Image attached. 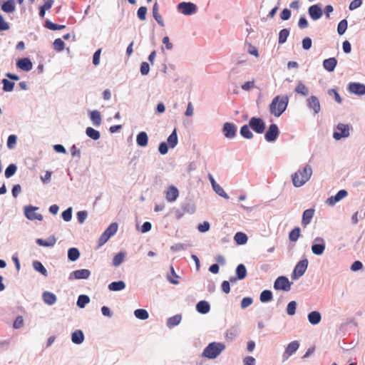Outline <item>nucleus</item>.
Masks as SVG:
<instances>
[{"instance_id":"obj_1","label":"nucleus","mask_w":365,"mask_h":365,"mask_svg":"<svg viewBox=\"0 0 365 365\" xmlns=\"http://www.w3.org/2000/svg\"><path fill=\"white\" fill-rule=\"evenodd\" d=\"M289 103L287 96H275L269 105V111L275 117H279L287 109Z\"/></svg>"},{"instance_id":"obj_2","label":"nucleus","mask_w":365,"mask_h":365,"mask_svg":"<svg viewBox=\"0 0 365 365\" xmlns=\"http://www.w3.org/2000/svg\"><path fill=\"white\" fill-rule=\"evenodd\" d=\"M312 174V170L309 165H306L302 170H298L292 176L293 185L295 187H301L307 182Z\"/></svg>"},{"instance_id":"obj_3","label":"nucleus","mask_w":365,"mask_h":365,"mask_svg":"<svg viewBox=\"0 0 365 365\" xmlns=\"http://www.w3.org/2000/svg\"><path fill=\"white\" fill-rule=\"evenodd\" d=\"M225 349L222 343L212 342L210 343L202 353V357L210 359H215Z\"/></svg>"},{"instance_id":"obj_4","label":"nucleus","mask_w":365,"mask_h":365,"mask_svg":"<svg viewBox=\"0 0 365 365\" xmlns=\"http://www.w3.org/2000/svg\"><path fill=\"white\" fill-rule=\"evenodd\" d=\"M118 224L116 222L111 223L108 227L103 232L98 239V246L103 245L109 238L113 236L118 230Z\"/></svg>"},{"instance_id":"obj_5","label":"nucleus","mask_w":365,"mask_h":365,"mask_svg":"<svg viewBox=\"0 0 365 365\" xmlns=\"http://www.w3.org/2000/svg\"><path fill=\"white\" fill-rule=\"evenodd\" d=\"M308 259H303L300 260L295 266L294 271L292 274V278L293 279H297L302 277L304 272H306L308 267Z\"/></svg>"},{"instance_id":"obj_6","label":"nucleus","mask_w":365,"mask_h":365,"mask_svg":"<svg viewBox=\"0 0 365 365\" xmlns=\"http://www.w3.org/2000/svg\"><path fill=\"white\" fill-rule=\"evenodd\" d=\"M292 283L289 281L288 278L281 276L277 278L274 284V288L277 290L289 291L291 289Z\"/></svg>"},{"instance_id":"obj_7","label":"nucleus","mask_w":365,"mask_h":365,"mask_svg":"<svg viewBox=\"0 0 365 365\" xmlns=\"http://www.w3.org/2000/svg\"><path fill=\"white\" fill-rule=\"evenodd\" d=\"M349 125L343 123H339L336 126V131L333 134V137L336 140H340L342 138H347L349 136Z\"/></svg>"},{"instance_id":"obj_8","label":"nucleus","mask_w":365,"mask_h":365,"mask_svg":"<svg viewBox=\"0 0 365 365\" xmlns=\"http://www.w3.org/2000/svg\"><path fill=\"white\" fill-rule=\"evenodd\" d=\"M249 125L257 133H262L265 130V123L259 118L252 117L249 121Z\"/></svg>"},{"instance_id":"obj_9","label":"nucleus","mask_w":365,"mask_h":365,"mask_svg":"<svg viewBox=\"0 0 365 365\" xmlns=\"http://www.w3.org/2000/svg\"><path fill=\"white\" fill-rule=\"evenodd\" d=\"M178 9L184 15H191L197 11V6L191 2H181L178 5Z\"/></svg>"},{"instance_id":"obj_10","label":"nucleus","mask_w":365,"mask_h":365,"mask_svg":"<svg viewBox=\"0 0 365 365\" xmlns=\"http://www.w3.org/2000/svg\"><path fill=\"white\" fill-rule=\"evenodd\" d=\"M279 133V131L277 125L276 124H271L265 133L264 138L267 141L273 142L277 138Z\"/></svg>"},{"instance_id":"obj_11","label":"nucleus","mask_w":365,"mask_h":365,"mask_svg":"<svg viewBox=\"0 0 365 365\" xmlns=\"http://www.w3.org/2000/svg\"><path fill=\"white\" fill-rule=\"evenodd\" d=\"M38 207L33 206H27L25 207V215L30 220H42L43 217L41 214L36 213V210Z\"/></svg>"},{"instance_id":"obj_12","label":"nucleus","mask_w":365,"mask_h":365,"mask_svg":"<svg viewBox=\"0 0 365 365\" xmlns=\"http://www.w3.org/2000/svg\"><path fill=\"white\" fill-rule=\"evenodd\" d=\"M307 102L309 108L314 110V114L319 113L321 107L317 97L312 96L307 100Z\"/></svg>"},{"instance_id":"obj_13","label":"nucleus","mask_w":365,"mask_h":365,"mask_svg":"<svg viewBox=\"0 0 365 365\" xmlns=\"http://www.w3.org/2000/svg\"><path fill=\"white\" fill-rule=\"evenodd\" d=\"M348 192L345 190H339L334 196H331L327 200V203L329 205H334L336 202L346 197Z\"/></svg>"},{"instance_id":"obj_14","label":"nucleus","mask_w":365,"mask_h":365,"mask_svg":"<svg viewBox=\"0 0 365 365\" xmlns=\"http://www.w3.org/2000/svg\"><path fill=\"white\" fill-rule=\"evenodd\" d=\"M349 90L352 93L364 95L365 94V85L359 83H351L349 85Z\"/></svg>"},{"instance_id":"obj_15","label":"nucleus","mask_w":365,"mask_h":365,"mask_svg":"<svg viewBox=\"0 0 365 365\" xmlns=\"http://www.w3.org/2000/svg\"><path fill=\"white\" fill-rule=\"evenodd\" d=\"M309 14L313 20H317L322 16L323 11L319 6L314 4L309 8Z\"/></svg>"},{"instance_id":"obj_16","label":"nucleus","mask_w":365,"mask_h":365,"mask_svg":"<svg viewBox=\"0 0 365 365\" xmlns=\"http://www.w3.org/2000/svg\"><path fill=\"white\" fill-rule=\"evenodd\" d=\"M16 66L23 71H29L32 69L33 64L29 58H23L17 61Z\"/></svg>"},{"instance_id":"obj_17","label":"nucleus","mask_w":365,"mask_h":365,"mask_svg":"<svg viewBox=\"0 0 365 365\" xmlns=\"http://www.w3.org/2000/svg\"><path fill=\"white\" fill-rule=\"evenodd\" d=\"M179 195L178 190L175 186H170L165 192V198L168 202H174Z\"/></svg>"},{"instance_id":"obj_18","label":"nucleus","mask_w":365,"mask_h":365,"mask_svg":"<svg viewBox=\"0 0 365 365\" xmlns=\"http://www.w3.org/2000/svg\"><path fill=\"white\" fill-rule=\"evenodd\" d=\"M223 133L226 138H232L236 135V127L230 123H225L223 126Z\"/></svg>"},{"instance_id":"obj_19","label":"nucleus","mask_w":365,"mask_h":365,"mask_svg":"<svg viewBox=\"0 0 365 365\" xmlns=\"http://www.w3.org/2000/svg\"><path fill=\"white\" fill-rule=\"evenodd\" d=\"M315 241L321 242L322 243L321 244H314L312 246V251L314 255H321L325 250V245L324 243V240L322 238L317 237L315 239Z\"/></svg>"},{"instance_id":"obj_20","label":"nucleus","mask_w":365,"mask_h":365,"mask_svg":"<svg viewBox=\"0 0 365 365\" xmlns=\"http://www.w3.org/2000/svg\"><path fill=\"white\" fill-rule=\"evenodd\" d=\"M56 242V239L54 235H51L48 239L43 240L38 238L36 240V243L43 247H53L55 245Z\"/></svg>"},{"instance_id":"obj_21","label":"nucleus","mask_w":365,"mask_h":365,"mask_svg":"<svg viewBox=\"0 0 365 365\" xmlns=\"http://www.w3.org/2000/svg\"><path fill=\"white\" fill-rule=\"evenodd\" d=\"M91 274V272L86 269H78L73 272L71 275L74 277L75 279H86L89 277Z\"/></svg>"},{"instance_id":"obj_22","label":"nucleus","mask_w":365,"mask_h":365,"mask_svg":"<svg viewBox=\"0 0 365 365\" xmlns=\"http://www.w3.org/2000/svg\"><path fill=\"white\" fill-rule=\"evenodd\" d=\"M294 91L303 96H307L309 93V88L301 81L297 82Z\"/></svg>"},{"instance_id":"obj_23","label":"nucleus","mask_w":365,"mask_h":365,"mask_svg":"<svg viewBox=\"0 0 365 365\" xmlns=\"http://www.w3.org/2000/svg\"><path fill=\"white\" fill-rule=\"evenodd\" d=\"M314 210L313 209H307L304 210L302 215V224L304 226H307L308 224H309L314 216Z\"/></svg>"},{"instance_id":"obj_24","label":"nucleus","mask_w":365,"mask_h":365,"mask_svg":"<svg viewBox=\"0 0 365 365\" xmlns=\"http://www.w3.org/2000/svg\"><path fill=\"white\" fill-rule=\"evenodd\" d=\"M153 16L160 26L163 27L165 26L163 17L159 14V7L157 2H155L153 6Z\"/></svg>"},{"instance_id":"obj_25","label":"nucleus","mask_w":365,"mask_h":365,"mask_svg":"<svg viewBox=\"0 0 365 365\" xmlns=\"http://www.w3.org/2000/svg\"><path fill=\"white\" fill-rule=\"evenodd\" d=\"M336 64H337V61L335 58H329L325 59L323 61L324 68L329 72L333 71L334 70Z\"/></svg>"},{"instance_id":"obj_26","label":"nucleus","mask_w":365,"mask_h":365,"mask_svg":"<svg viewBox=\"0 0 365 365\" xmlns=\"http://www.w3.org/2000/svg\"><path fill=\"white\" fill-rule=\"evenodd\" d=\"M43 302L48 305H53L56 302V297L50 292H44L42 294Z\"/></svg>"},{"instance_id":"obj_27","label":"nucleus","mask_w":365,"mask_h":365,"mask_svg":"<svg viewBox=\"0 0 365 365\" xmlns=\"http://www.w3.org/2000/svg\"><path fill=\"white\" fill-rule=\"evenodd\" d=\"M197 311L200 314H207L210 310V306L206 301H200L196 305Z\"/></svg>"},{"instance_id":"obj_28","label":"nucleus","mask_w":365,"mask_h":365,"mask_svg":"<svg viewBox=\"0 0 365 365\" xmlns=\"http://www.w3.org/2000/svg\"><path fill=\"white\" fill-rule=\"evenodd\" d=\"M137 144L140 147H145L148 143V137L145 132L139 133L136 138Z\"/></svg>"},{"instance_id":"obj_29","label":"nucleus","mask_w":365,"mask_h":365,"mask_svg":"<svg viewBox=\"0 0 365 365\" xmlns=\"http://www.w3.org/2000/svg\"><path fill=\"white\" fill-rule=\"evenodd\" d=\"M299 346V344L297 341L289 343L284 352V355H287V358L292 355L298 349Z\"/></svg>"},{"instance_id":"obj_30","label":"nucleus","mask_w":365,"mask_h":365,"mask_svg":"<svg viewBox=\"0 0 365 365\" xmlns=\"http://www.w3.org/2000/svg\"><path fill=\"white\" fill-rule=\"evenodd\" d=\"M322 319L321 314L317 311H313L308 314V320L312 324H317Z\"/></svg>"},{"instance_id":"obj_31","label":"nucleus","mask_w":365,"mask_h":365,"mask_svg":"<svg viewBox=\"0 0 365 365\" xmlns=\"http://www.w3.org/2000/svg\"><path fill=\"white\" fill-rule=\"evenodd\" d=\"M72 342L76 344H81L84 340V335L82 331L76 330L73 332L71 336Z\"/></svg>"},{"instance_id":"obj_32","label":"nucleus","mask_w":365,"mask_h":365,"mask_svg":"<svg viewBox=\"0 0 365 365\" xmlns=\"http://www.w3.org/2000/svg\"><path fill=\"white\" fill-rule=\"evenodd\" d=\"M125 284L123 281L113 282L108 285L110 291H120L125 289Z\"/></svg>"},{"instance_id":"obj_33","label":"nucleus","mask_w":365,"mask_h":365,"mask_svg":"<svg viewBox=\"0 0 365 365\" xmlns=\"http://www.w3.org/2000/svg\"><path fill=\"white\" fill-rule=\"evenodd\" d=\"M236 274L238 279H243L247 276V269L244 264H240L236 268Z\"/></svg>"},{"instance_id":"obj_34","label":"nucleus","mask_w":365,"mask_h":365,"mask_svg":"<svg viewBox=\"0 0 365 365\" xmlns=\"http://www.w3.org/2000/svg\"><path fill=\"white\" fill-rule=\"evenodd\" d=\"M80 256V252L77 248L72 247L70 248L68 251V258L71 261H76L78 259Z\"/></svg>"},{"instance_id":"obj_35","label":"nucleus","mask_w":365,"mask_h":365,"mask_svg":"<svg viewBox=\"0 0 365 365\" xmlns=\"http://www.w3.org/2000/svg\"><path fill=\"white\" fill-rule=\"evenodd\" d=\"M90 117L95 125L98 126L101 125V116L98 110H93L90 114Z\"/></svg>"},{"instance_id":"obj_36","label":"nucleus","mask_w":365,"mask_h":365,"mask_svg":"<svg viewBox=\"0 0 365 365\" xmlns=\"http://www.w3.org/2000/svg\"><path fill=\"white\" fill-rule=\"evenodd\" d=\"M250 128V126L249 125H245L240 129V134L245 138L251 139L253 137V134L251 132Z\"/></svg>"},{"instance_id":"obj_37","label":"nucleus","mask_w":365,"mask_h":365,"mask_svg":"<svg viewBox=\"0 0 365 365\" xmlns=\"http://www.w3.org/2000/svg\"><path fill=\"white\" fill-rule=\"evenodd\" d=\"M45 26L52 31L61 30L66 28L65 25L56 24L51 22L50 20L45 21Z\"/></svg>"},{"instance_id":"obj_38","label":"nucleus","mask_w":365,"mask_h":365,"mask_svg":"<svg viewBox=\"0 0 365 365\" xmlns=\"http://www.w3.org/2000/svg\"><path fill=\"white\" fill-rule=\"evenodd\" d=\"M181 319H182V317H181V315H180V314H177L172 317H170L168 319L167 325L169 327H173L175 326H177L178 324H180Z\"/></svg>"},{"instance_id":"obj_39","label":"nucleus","mask_w":365,"mask_h":365,"mask_svg":"<svg viewBox=\"0 0 365 365\" xmlns=\"http://www.w3.org/2000/svg\"><path fill=\"white\" fill-rule=\"evenodd\" d=\"M234 239L238 245L245 244L247 241V235L245 233L240 232L235 234Z\"/></svg>"},{"instance_id":"obj_40","label":"nucleus","mask_w":365,"mask_h":365,"mask_svg":"<svg viewBox=\"0 0 365 365\" xmlns=\"http://www.w3.org/2000/svg\"><path fill=\"white\" fill-rule=\"evenodd\" d=\"M86 133L93 140H98L100 138V133L91 127L86 128Z\"/></svg>"},{"instance_id":"obj_41","label":"nucleus","mask_w":365,"mask_h":365,"mask_svg":"<svg viewBox=\"0 0 365 365\" xmlns=\"http://www.w3.org/2000/svg\"><path fill=\"white\" fill-rule=\"evenodd\" d=\"M134 314L136 318L142 320L147 319L149 317L148 312L144 309H138L135 310Z\"/></svg>"},{"instance_id":"obj_42","label":"nucleus","mask_w":365,"mask_h":365,"mask_svg":"<svg viewBox=\"0 0 365 365\" xmlns=\"http://www.w3.org/2000/svg\"><path fill=\"white\" fill-rule=\"evenodd\" d=\"M168 143L171 148H175L178 144V136L176 129H174L173 133L168 138Z\"/></svg>"},{"instance_id":"obj_43","label":"nucleus","mask_w":365,"mask_h":365,"mask_svg":"<svg viewBox=\"0 0 365 365\" xmlns=\"http://www.w3.org/2000/svg\"><path fill=\"white\" fill-rule=\"evenodd\" d=\"M125 254L124 252H119L115 255L113 259V264L115 267H118L124 260Z\"/></svg>"},{"instance_id":"obj_44","label":"nucleus","mask_w":365,"mask_h":365,"mask_svg":"<svg viewBox=\"0 0 365 365\" xmlns=\"http://www.w3.org/2000/svg\"><path fill=\"white\" fill-rule=\"evenodd\" d=\"M1 9L6 13H11L15 10V6L12 1H8L2 4Z\"/></svg>"},{"instance_id":"obj_45","label":"nucleus","mask_w":365,"mask_h":365,"mask_svg":"<svg viewBox=\"0 0 365 365\" xmlns=\"http://www.w3.org/2000/svg\"><path fill=\"white\" fill-rule=\"evenodd\" d=\"M89 302L90 298L87 295H80L77 300V306L80 308H83Z\"/></svg>"},{"instance_id":"obj_46","label":"nucleus","mask_w":365,"mask_h":365,"mask_svg":"<svg viewBox=\"0 0 365 365\" xmlns=\"http://www.w3.org/2000/svg\"><path fill=\"white\" fill-rule=\"evenodd\" d=\"M33 267L34 268L35 270L39 272L41 274H42L44 276H46L47 275V270L46 269L43 267V265L42 264L41 262H38V261H34L33 262Z\"/></svg>"},{"instance_id":"obj_47","label":"nucleus","mask_w":365,"mask_h":365,"mask_svg":"<svg viewBox=\"0 0 365 365\" xmlns=\"http://www.w3.org/2000/svg\"><path fill=\"white\" fill-rule=\"evenodd\" d=\"M300 236V228H294L289 234V239L292 242H296Z\"/></svg>"},{"instance_id":"obj_48","label":"nucleus","mask_w":365,"mask_h":365,"mask_svg":"<svg viewBox=\"0 0 365 365\" xmlns=\"http://www.w3.org/2000/svg\"><path fill=\"white\" fill-rule=\"evenodd\" d=\"M260 301L262 302H267L272 300V293L269 290H264L260 294Z\"/></svg>"},{"instance_id":"obj_49","label":"nucleus","mask_w":365,"mask_h":365,"mask_svg":"<svg viewBox=\"0 0 365 365\" xmlns=\"http://www.w3.org/2000/svg\"><path fill=\"white\" fill-rule=\"evenodd\" d=\"M289 34V31L287 29H283L279 31V43H284Z\"/></svg>"},{"instance_id":"obj_50","label":"nucleus","mask_w":365,"mask_h":365,"mask_svg":"<svg viewBox=\"0 0 365 365\" xmlns=\"http://www.w3.org/2000/svg\"><path fill=\"white\" fill-rule=\"evenodd\" d=\"M348 23L346 19L341 20L337 26V31L339 35H342L345 33L346 30L347 29Z\"/></svg>"},{"instance_id":"obj_51","label":"nucleus","mask_w":365,"mask_h":365,"mask_svg":"<svg viewBox=\"0 0 365 365\" xmlns=\"http://www.w3.org/2000/svg\"><path fill=\"white\" fill-rule=\"evenodd\" d=\"M16 166L14 164L9 165L5 170V177L9 178L11 177L16 171Z\"/></svg>"},{"instance_id":"obj_52","label":"nucleus","mask_w":365,"mask_h":365,"mask_svg":"<svg viewBox=\"0 0 365 365\" xmlns=\"http://www.w3.org/2000/svg\"><path fill=\"white\" fill-rule=\"evenodd\" d=\"M3 89L4 91L10 92L14 89V83L7 79L2 80Z\"/></svg>"},{"instance_id":"obj_53","label":"nucleus","mask_w":365,"mask_h":365,"mask_svg":"<svg viewBox=\"0 0 365 365\" xmlns=\"http://www.w3.org/2000/svg\"><path fill=\"white\" fill-rule=\"evenodd\" d=\"M212 188L216 192V193H217L220 196L223 197L225 199L229 198V196L227 195V194L224 191V190L220 185H218V184L214 185Z\"/></svg>"},{"instance_id":"obj_54","label":"nucleus","mask_w":365,"mask_h":365,"mask_svg":"<svg viewBox=\"0 0 365 365\" xmlns=\"http://www.w3.org/2000/svg\"><path fill=\"white\" fill-rule=\"evenodd\" d=\"M65 43L61 38H56L53 42V48L57 51H61L64 49Z\"/></svg>"},{"instance_id":"obj_55","label":"nucleus","mask_w":365,"mask_h":365,"mask_svg":"<svg viewBox=\"0 0 365 365\" xmlns=\"http://www.w3.org/2000/svg\"><path fill=\"white\" fill-rule=\"evenodd\" d=\"M297 304L294 301L290 302L287 307V312L289 315L292 316L295 314Z\"/></svg>"},{"instance_id":"obj_56","label":"nucleus","mask_w":365,"mask_h":365,"mask_svg":"<svg viewBox=\"0 0 365 365\" xmlns=\"http://www.w3.org/2000/svg\"><path fill=\"white\" fill-rule=\"evenodd\" d=\"M61 215H62V218L63 219L64 221H66V222L70 221L72 217V208L68 207V209H66V210H64L62 212Z\"/></svg>"},{"instance_id":"obj_57","label":"nucleus","mask_w":365,"mask_h":365,"mask_svg":"<svg viewBox=\"0 0 365 365\" xmlns=\"http://www.w3.org/2000/svg\"><path fill=\"white\" fill-rule=\"evenodd\" d=\"M147 8L145 6H140L137 12L138 17L144 21L146 19Z\"/></svg>"},{"instance_id":"obj_58","label":"nucleus","mask_w":365,"mask_h":365,"mask_svg":"<svg viewBox=\"0 0 365 365\" xmlns=\"http://www.w3.org/2000/svg\"><path fill=\"white\" fill-rule=\"evenodd\" d=\"M170 270H171V274H172V276L173 277H170L169 275H168V281L171 283V284H178V281L175 279L174 278H178V276L176 274L175 270H174V268L173 267H170Z\"/></svg>"},{"instance_id":"obj_59","label":"nucleus","mask_w":365,"mask_h":365,"mask_svg":"<svg viewBox=\"0 0 365 365\" xmlns=\"http://www.w3.org/2000/svg\"><path fill=\"white\" fill-rule=\"evenodd\" d=\"M16 136L15 135H10L8 138L7 140V146L9 148L11 149L14 147L16 143Z\"/></svg>"},{"instance_id":"obj_60","label":"nucleus","mask_w":365,"mask_h":365,"mask_svg":"<svg viewBox=\"0 0 365 365\" xmlns=\"http://www.w3.org/2000/svg\"><path fill=\"white\" fill-rule=\"evenodd\" d=\"M101 53V48H98L93 54V63L95 66H98L100 63Z\"/></svg>"},{"instance_id":"obj_61","label":"nucleus","mask_w":365,"mask_h":365,"mask_svg":"<svg viewBox=\"0 0 365 365\" xmlns=\"http://www.w3.org/2000/svg\"><path fill=\"white\" fill-rule=\"evenodd\" d=\"M23 325H24L23 317L21 316L17 317L14 322V324H13L14 328L19 329V328L22 327Z\"/></svg>"},{"instance_id":"obj_62","label":"nucleus","mask_w":365,"mask_h":365,"mask_svg":"<svg viewBox=\"0 0 365 365\" xmlns=\"http://www.w3.org/2000/svg\"><path fill=\"white\" fill-rule=\"evenodd\" d=\"M252 303V299L251 297H245L241 301L242 309H245L250 306Z\"/></svg>"},{"instance_id":"obj_63","label":"nucleus","mask_w":365,"mask_h":365,"mask_svg":"<svg viewBox=\"0 0 365 365\" xmlns=\"http://www.w3.org/2000/svg\"><path fill=\"white\" fill-rule=\"evenodd\" d=\"M158 150L162 155L166 154L168 151V146L167 143L165 142L160 143L158 147Z\"/></svg>"},{"instance_id":"obj_64","label":"nucleus","mask_w":365,"mask_h":365,"mask_svg":"<svg viewBox=\"0 0 365 365\" xmlns=\"http://www.w3.org/2000/svg\"><path fill=\"white\" fill-rule=\"evenodd\" d=\"M150 66L147 62H143L140 66V73L142 75H147L149 73Z\"/></svg>"}]
</instances>
